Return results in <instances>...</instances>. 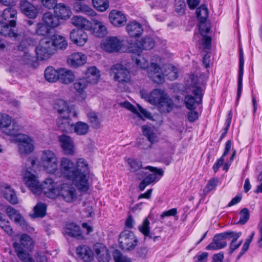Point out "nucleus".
Here are the masks:
<instances>
[{
	"instance_id": "obj_54",
	"label": "nucleus",
	"mask_w": 262,
	"mask_h": 262,
	"mask_svg": "<svg viewBox=\"0 0 262 262\" xmlns=\"http://www.w3.org/2000/svg\"><path fill=\"white\" fill-rule=\"evenodd\" d=\"M2 16L5 20H9L12 18V19H14L16 21L17 18V11L13 7H8L3 11Z\"/></svg>"
},
{
	"instance_id": "obj_5",
	"label": "nucleus",
	"mask_w": 262,
	"mask_h": 262,
	"mask_svg": "<svg viewBox=\"0 0 262 262\" xmlns=\"http://www.w3.org/2000/svg\"><path fill=\"white\" fill-rule=\"evenodd\" d=\"M195 97L191 95H187L185 97L184 102L186 107L190 111L193 112V115H199L201 112L195 111V109L200 106L202 101V90L199 87H195L192 90Z\"/></svg>"
},
{
	"instance_id": "obj_47",
	"label": "nucleus",
	"mask_w": 262,
	"mask_h": 262,
	"mask_svg": "<svg viewBox=\"0 0 262 262\" xmlns=\"http://www.w3.org/2000/svg\"><path fill=\"white\" fill-rule=\"evenodd\" d=\"M59 74V71L52 67H48L45 71V77L50 82H54L58 80Z\"/></svg>"
},
{
	"instance_id": "obj_60",
	"label": "nucleus",
	"mask_w": 262,
	"mask_h": 262,
	"mask_svg": "<svg viewBox=\"0 0 262 262\" xmlns=\"http://www.w3.org/2000/svg\"><path fill=\"white\" fill-rule=\"evenodd\" d=\"M249 212L248 209H243L240 212L239 223L241 224H245L249 220Z\"/></svg>"
},
{
	"instance_id": "obj_28",
	"label": "nucleus",
	"mask_w": 262,
	"mask_h": 262,
	"mask_svg": "<svg viewBox=\"0 0 262 262\" xmlns=\"http://www.w3.org/2000/svg\"><path fill=\"white\" fill-rule=\"evenodd\" d=\"M76 253L84 261L90 262L94 258L92 249L86 245H80L76 248Z\"/></svg>"
},
{
	"instance_id": "obj_9",
	"label": "nucleus",
	"mask_w": 262,
	"mask_h": 262,
	"mask_svg": "<svg viewBox=\"0 0 262 262\" xmlns=\"http://www.w3.org/2000/svg\"><path fill=\"white\" fill-rule=\"evenodd\" d=\"M18 140L19 151L21 154H28L34 150V142L27 135L21 134L18 132L17 135L14 136Z\"/></svg>"
},
{
	"instance_id": "obj_38",
	"label": "nucleus",
	"mask_w": 262,
	"mask_h": 262,
	"mask_svg": "<svg viewBox=\"0 0 262 262\" xmlns=\"http://www.w3.org/2000/svg\"><path fill=\"white\" fill-rule=\"evenodd\" d=\"M157 106L161 113H169L173 107V103L167 95Z\"/></svg>"
},
{
	"instance_id": "obj_31",
	"label": "nucleus",
	"mask_w": 262,
	"mask_h": 262,
	"mask_svg": "<svg viewBox=\"0 0 262 262\" xmlns=\"http://www.w3.org/2000/svg\"><path fill=\"white\" fill-rule=\"evenodd\" d=\"M93 26L92 32L93 34L98 37H103L107 34V29L105 26L95 18L92 19Z\"/></svg>"
},
{
	"instance_id": "obj_26",
	"label": "nucleus",
	"mask_w": 262,
	"mask_h": 262,
	"mask_svg": "<svg viewBox=\"0 0 262 262\" xmlns=\"http://www.w3.org/2000/svg\"><path fill=\"white\" fill-rule=\"evenodd\" d=\"M162 116H133L131 118L132 123L136 125H142L146 120L156 121L152 125L160 124L162 121Z\"/></svg>"
},
{
	"instance_id": "obj_10",
	"label": "nucleus",
	"mask_w": 262,
	"mask_h": 262,
	"mask_svg": "<svg viewBox=\"0 0 262 262\" xmlns=\"http://www.w3.org/2000/svg\"><path fill=\"white\" fill-rule=\"evenodd\" d=\"M232 231H227L215 235L213 238L212 242L208 245L206 249L207 250H215L224 248L227 246L226 239H229L232 235Z\"/></svg>"
},
{
	"instance_id": "obj_32",
	"label": "nucleus",
	"mask_w": 262,
	"mask_h": 262,
	"mask_svg": "<svg viewBox=\"0 0 262 262\" xmlns=\"http://www.w3.org/2000/svg\"><path fill=\"white\" fill-rule=\"evenodd\" d=\"M50 43L54 47V52L58 49L64 50L68 46V42L65 38L57 34L54 35L50 39Z\"/></svg>"
},
{
	"instance_id": "obj_30",
	"label": "nucleus",
	"mask_w": 262,
	"mask_h": 262,
	"mask_svg": "<svg viewBox=\"0 0 262 262\" xmlns=\"http://www.w3.org/2000/svg\"><path fill=\"white\" fill-rule=\"evenodd\" d=\"M4 198L11 204H17L18 199L15 191L7 185H3L1 189Z\"/></svg>"
},
{
	"instance_id": "obj_58",
	"label": "nucleus",
	"mask_w": 262,
	"mask_h": 262,
	"mask_svg": "<svg viewBox=\"0 0 262 262\" xmlns=\"http://www.w3.org/2000/svg\"><path fill=\"white\" fill-rule=\"evenodd\" d=\"M113 257L115 262H132L130 258L123 255L118 250L114 251Z\"/></svg>"
},
{
	"instance_id": "obj_45",
	"label": "nucleus",
	"mask_w": 262,
	"mask_h": 262,
	"mask_svg": "<svg viewBox=\"0 0 262 262\" xmlns=\"http://www.w3.org/2000/svg\"><path fill=\"white\" fill-rule=\"evenodd\" d=\"M74 8L77 12L84 13L88 16H95L96 15L95 12L91 7L81 2L76 3Z\"/></svg>"
},
{
	"instance_id": "obj_59",
	"label": "nucleus",
	"mask_w": 262,
	"mask_h": 262,
	"mask_svg": "<svg viewBox=\"0 0 262 262\" xmlns=\"http://www.w3.org/2000/svg\"><path fill=\"white\" fill-rule=\"evenodd\" d=\"M49 32V27L46 24L40 23L37 24L36 32L38 35L44 36L48 34Z\"/></svg>"
},
{
	"instance_id": "obj_63",
	"label": "nucleus",
	"mask_w": 262,
	"mask_h": 262,
	"mask_svg": "<svg viewBox=\"0 0 262 262\" xmlns=\"http://www.w3.org/2000/svg\"><path fill=\"white\" fill-rule=\"evenodd\" d=\"M216 185H217V180H216L215 179H212L210 180L208 182L206 186H205V187L204 189V192L206 193H208L211 190L214 189L216 187Z\"/></svg>"
},
{
	"instance_id": "obj_16",
	"label": "nucleus",
	"mask_w": 262,
	"mask_h": 262,
	"mask_svg": "<svg viewBox=\"0 0 262 262\" xmlns=\"http://www.w3.org/2000/svg\"><path fill=\"white\" fill-rule=\"evenodd\" d=\"M70 39L74 44L82 46L87 42L88 36L83 29H75L70 33Z\"/></svg>"
},
{
	"instance_id": "obj_13",
	"label": "nucleus",
	"mask_w": 262,
	"mask_h": 262,
	"mask_svg": "<svg viewBox=\"0 0 262 262\" xmlns=\"http://www.w3.org/2000/svg\"><path fill=\"white\" fill-rule=\"evenodd\" d=\"M59 195L67 202H72L77 198L76 190L74 187L68 184H62L59 189Z\"/></svg>"
},
{
	"instance_id": "obj_61",
	"label": "nucleus",
	"mask_w": 262,
	"mask_h": 262,
	"mask_svg": "<svg viewBox=\"0 0 262 262\" xmlns=\"http://www.w3.org/2000/svg\"><path fill=\"white\" fill-rule=\"evenodd\" d=\"M89 120L92 127L96 129L100 127L101 120L98 116H89Z\"/></svg>"
},
{
	"instance_id": "obj_55",
	"label": "nucleus",
	"mask_w": 262,
	"mask_h": 262,
	"mask_svg": "<svg viewBox=\"0 0 262 262\" xmlns=\"http://www.w3.org/2000/svg\"><path fill=\"white\" fill-rule=\"evenodd\" d=\"M149 221L146 218L143 221L142 224L138 227L139 230L145 237H149L152 238V237L150 233Z\"/></svg>"
},
{
	"instance_id": "obj_43",
	"label": "nucleus",
	"mask_w": 262,
	"mask_h": 262,
	"mask_svg": "<svg viewBox=\"0 0 262 262\" xmlns=\"http://www.w3.org/2000/svg\"><path fill=\"white\" fill-rule=\"evenodd\" d=\"M120 105L123 107L130 111L135 115H150L148 113L146 110L141 107L139 105H137V108L133 105L130 103L128 101H124L120 103Z\"/></svg>"
},
{
	"instance_id": "obj_19",
	"label": "nucleus",
	"mask_w": 262,
	"mask_h": 262,
	"mask_svg": "<svg viewBox=\"0 0 262 262\" xmlns=\"http://www.w3.org/2000/svg\"><path fill=\"white\" fill-rule=\"evenodd\" d=\"M20 10L23 13L30 18H35L38 15L39 10L27 1H23L20 4Z\"/></svg>"
},
{
	"instance_id": "obj_37",
	"label": "nucleus",
	"mask_w": 262,
	"mask_h": 262,
	"mask_svg": "<svg viewBox=\"0 0 262 262\" xmlns=\"http://www.w3.org/2000/svg\"><path fill=\"white\" fill-rule=\"evenodd\" d=\"M134 46L138 48L136 50L140 51L141 50H150L155 46V41L152 38L146 37L143 38L140 41H137Z\"/></svg>"
},
{
	"instance_id": "obj_46",
	"label": "nucleus",
	"mask_w": 262,
	"mask_h": 262,
	"mask_svg": "<svg viewBox=\"0 0 262 262\" xmlns=\"http://www.w3.org/2000/svg\"><path fill=\"white\" fill-rule=\"evenodd\" d=\"M89 125L82 122H77L75 124L73 125V132L75 133L78 135H86L89 131Z\"/></svg>"
},
{
	"instance_id": "obj_51",
	"label": "nucleus",
	"mask_w": 262,
	"mask_h": 262,
	"mask_svg": "<svg viewBox=\"0 0 262 262\" xmlns=\"http://www.w3.org/2000/svg\"><path fill=\"white\" fill-rule=\"evenodd\" d=\"M47 206L42 203H38L34 207V213L32 215L33 217H42L46 214Z\"/></svg>"
},
{
	"instance_id": "obj_23",
	"label": "nucleus",
	"mask_w": 262,
	"mask_h": 262,
	"mask_svg": "<svg viewBox=\"0 0 262 262\" xmlns=\"http://www.w3.org/2000/svg\"><path fill=\"white\" fill-rule=\"evenodd\" d=\"M56 123L59 130L66 133L73 132V123L69 116H60L57 119Z\"/></svg>"
},
{
	"instance_id": "obj_50",
	"label": "nucleus",
	"mask_w": 262,
	"mask_h": 262,
	"mask_svg": "<svg viewBox=\"0 0 262 262\" xmlns=\"http://www.w3.org/2000/svg\"><path fill=\"white\" fill-rule=\"evenodd\" d=\"M89 83V79L83 78L77 80L74 84V87L77 93L83 95Z\"/></svg>"
},
{
	"instance_id": "obj_2",
	"label": "nucleus",
	"mask_w": 262,
	"mask_h": 262,
	"mask_svg": "<svg viewBox=\"0 0 262 262\" xmlns=\"http://www.w3.org/2000/svg\"><path fill=\"white\" fill-rule=\"evenodd\" d=\"M36 164V159L30 158L26 164V169L23 173V181L27 187L35 194L39 195L41 192L49 198L55 199L59 195L60 185L50 178L46 179L40 184L37 177L30 171Z\"/></svg>"
},
{
	"instance_id": "obj_33",
	"label": "nucleus",
	"mask_w": 262,
	"mask_h": 262,
	"mask_svg": "<svg viewBox=\"0 0 262 262\" xmlns=\"http://www.w3.org/2000/svg\"><path fill=\"white\" fill-rule=\"evenodd\" d=\"M126 31L131 37H138L143 32L141 25L136 21H132L128 23L126 28Z\"/></svg>"
},
{
	"instance_id": "obj_29",
	"label": "nucleus",
	"mask_w": 262,
	"mask_h": 262,
	"mask_svg": "<svg viewBox=\"0 0 262 262\" xmlns=\"http://www.w3.org/2000/svg\"><path fill=\"white\" fill-rule=\"evenodd\" d=\"M63 232L65 234L78 239L83 238L80 227L74 223L67 224Z\"/></svg>"
},
{
	"instance_id": "obj_20",
	"label": "nucleus",
	"mask_w": 262,
	"mask_h": 262,
	"mask_svg": "<svg viewBox=\"0 0 262 262\" xmlns=\"http://www.w3.org/2000/svg\"><path fill=\"white\" fill-rule=\"evenodd\" d=\"M86 59L87 57L85 54L80 52H76L69 56L67 63L71 67L77 68L85 64Z\"/></svg>"
},
{
	"instance_id": "obj_44",
	"label": "nucleus",
	"mask_w": 262,
	"mask_h": 262,
	"mask_svg": "<svg viewBox=\"0 0 262 262\" xmlns=\"http://www.w3.org/2000/svg\"><path fill=\"white\" fill-rule=\"evenodd\" d=\"M85 78L89 79L90 83H96L99 79L100 75L98 69L95 67L88 69Z\"/></svg>"
},
{
	"instance_id": "obj_11",
	"label": "nucleus",
	"mask_w": 262,
	"mask_h": 262,
	"mask_svg": "<svg viewBox=\"0 0 262 262\" xmlns=\"http://www.w3.org/2000/svg\"><path fill=\"white\" fill-rule=\"evenodd\" d=\"M123 41V39L118 37H108L101 43V48L108 52H117L121 49Z\"/></svg>"
},
{
	"instance_id": "obj_53",
	"label": "nucleus",
	"mask_w": 262,
	"mask_h": 262,
	"mask_svg": "<svg viewBox=\"0 0 262 262\" xmlns=\"http://www.w3.org/2000/svg\"><path fill=\"white\" fill-rule=\"evenodd\" d=\"M196 14L200 23L205 22L208 16L207 7L205 5H202L196 9Z\"/></svg>"
},
{
	"instance_id": "obj_22",
	"label": "nucleus",
	"mask_w": 262,
	"mask_h": 262,
	"mask_svg": "<svg viewBox=\"0 0 262 262\" xmlns=\"http://www.w3.org/2000/svg\"><path fill=\"white\" fill-rule=\"evenodd\" d=\"M94 250L99 262H108L110 258L106 247L101 243H96L94 246Z\"/></svg>"
},
{
	"instance_id": "obj_24",
	"label": "nucleus",
	"mask_w": 262,
	"mask_h": 262,
	"mask_svg": "<svg viewBox=\"0 0 262 262\" xmlns=\"http://www.w3.org/2000/svg\"><path fill=\"white\" fill-rule=\"evenodd\" d=\"M142 130L143 135L151 143L153 144L159 141L160 133L155 127L143 125Z\"/></svg>"
},
{
	"instance_id": "obj_56",
	"label": "nucleus",
	"mask_w": 262,
	"mask_h": 262,
	"mask_svg": "<svg viewBox=\"0 0 262 262\" xmlns=\"http://www.w3.org/2000/svg\"><path fill=\"white\" fill-rule=\"evenodd\" d=\"M94 7L100 11H105L109 6L108 0H92Z\"/></svg>"
},
{
	"instance_id": "obj_21",
	"label": "nucleus",
	"mask_w": 262,
	"mask_h": 262,
	"mask_svg": "<svg viewBox=\"0 0 262 262\" xmlns=\"http://www.w3.org/2000/svg\"><path fill=\"white\" fill-rule=\"evenodd\" d=\"M149 70L150 72H148V76L154 82L159 84L163 82L164 75L161 68L157 63H151Z\"/></svg>"
},
{
	"instance_id": "obj_40",
	"label": "nucleus",
	"mask_w": 262,
	"mask_h": 262,
	"mask_svg": "<svg viewBox=\"0 0 262 262\" xmlns=\"http://www.w3.org/2000/svg\"><path fill=\"white\" fill-rule=\"evenodd\" d=\"M54 12L55 15H57L60 18L64 19L68 18L71 13L69 7L62 3H60L56 6L55 8Z\"/></svg>"
},
{
	"instance_id": "obj_41",
	"label": "nucleus",
	"mask_w": 262,
	"mask_h": 262,
	"mask_svg": "<svg viewBox=\"0 0 262 262\" xmlns=\"http://www.w3.org/2000/svg\"><path fill=\"white\" fill-rule=\"evenodd\" d=\"M16 252L17 256L20 260L24 262H29L32 259L30 254L25 252L20 244L15 242L13 244Z\"/></svg>"
},
{
	"instance_id": "obj_34",
	"label": "nucleus",
	"mask_w": 262,
	"mask_h": 262,
	"mask_svg": "<svg viewBox=\"0 0 262 262\" xmlns=\"http://www.w3.org/2000/svg\"><path fill=\"white\" fill-rule=\"evenodd\" d=\"M131 51L134 53L132 59L138 67L143 69L148 67L149 64L147 59L144 55L140 53V51L137 50V52H134L133 50H131Z\"/></svg>"
},
{
	"instance_id": "obj_3",
	"label": "nucleus",
	"mask_w": 262,
	"mask_h": 262,
	"mask_svg": "<svg viewBox=\"0 0 262 262\" xmlns=\"http://www.w3.org/2000/svg\"><path fill=\"white\" fill-rule=\"evenodd\" d=\"M111 76L115 81L120 84L129 83L130 81V74L128 69L122 64L117 63L113 65L110 71Z\"/></svg>"
},
{
	"instance_id": "obj_6",
	"label": "nucleus",
	"mask_w": 262,
	"mask_h": 262,
	"mask_svg": "<svg viewBox=\"0 0 262 262\" xmlns=\"http://www.w3.org/2000/svg\"><path fill=\"white\" fill-rule=\"evenodd\" d=\"M146 170L148 169L151 173L146 174L144 179L141 181L139 185V189L143 191L145 187L152 183L158 181L163 174V171L162 169H158L156 167L148 166L145 167Z\"/></svg>"
},
{
	"instance_id": "obj_14",
	"label": "nucleus",
	"mask_w": 262,
	"mask_h": 262,
	"mask_svg": "<svg viewBox=\"0 0 262 262\" xmlns=\"http://www.w3.org/2000/svg\"><path fill=\"white\" fill-rule=\"evenodd\" d=\"M53 109L58 114L77 115L75 106L69 105L68 103L63 100L59 99L55 101L53 105Z\"/></svg>"
},
{
	"instance_id": "obj_36",
	"label": "nucleus",
	"mask_w": 262,
	"mask_h": 262,
	"mask_svg": "<svg viewBox=\"0 0 262 262\" xmlns=\"http://www.w3.org/2000/svg\"><path fill=\"white\" fill-rule=\"evenodd\" d=\"M58 80L62 83L69 84L73 82L75 76L73 72L66 69H62L59 70Z\"/></svg>"
},
{
	"instance_id": "obj_35",
	"label": "nucleus",
	"mask_w": 262,
	"mask_h": 262,
	"mask_svg": "<svg viewBox=\"0 0 262 262\" xmlns=\"http://www.w3.org/2000/svg\"><path fill=\"white\" fill-rule=\"evenodd\" d=\"M244 54L242 50H241L239 55V71H238V86H237V96L239 98L241 96V93L242 91V82H243V77L244 74Z\"/></svg>"
},
{
	"instance_id": "obj_17",
	"label": "nucleus",
	"mask_w": 262,
	"mask_h": 262,
	"mask_svg": "<svg viewBox=\"0 0 262 262\" xmlns=\"http://www.w3.org/2000/svg\"><path fill=\"white\" fill-rule=\"evenodd\" d=\"M15 26L16 21L14 19L10 20L9 24L0 21V34L5 36L16 38L17 34L15 32Z\"/></svg>"
},
{
	"instance_id": "obj_18",
	"label": "nucleus",
	"mask_w": 262,
	"mask_h": 262,
	"mask_svg": "<svg viewBox=\"0 0 262 262\" xmlns=\"http://www.w3.org/2000/svg\"><path fill=\"white\" fill-rule=\"evenodd\" d=\"M109 19L112 25L116 27L124 26L127 21L125 15L121 11L113 10L109 14Z\"/></svg>"
},
{
	"instance_id": "obj_12",
	"label": "nucleus",
	"mask_w": 262,
	"mask_h": 262,
	"mask_svg": "<svg viewBox=\"0 0 262 262\" xmlns=\"http://www.w3.org/2000/svg\"><path fill=\"white\" fill-rule=\"evenodd\" d=\"M140 94L142 98L156 106L167 95L163 90L160 89H155L150 94L145 90H141Z\"/></svg>"
},
{
	"instance_id": "obj_42",
	"label": "nucleus",
	"mask_w": 262,
	"mask_h": 262,
	"mask_svg": "<svg viewBox=\"0 0 262 262\" xmlns=\"http://www.w3.org/2000/svg\"><path fill=\"white\" fill-rule=\"evenodd\" d=\"M72 24L81 29L89 30L91 27V23L84 17L80 16H74L71 19Z\"/></svg>"
},
{
	"instance_id": "obj_62",
	"label": "nucleus",
	"mask_w": 262,
	"mask_h": 262,
	"mask_svg": "<svg viewBox=\"0 0 262 262\" xmlns=\"http://www.w3.org/2000/svg\"><path fill=\"white\" fill-rule=\"evenodd\" d=\"M175 10L179 13H183L184 12L185 4L184 0H175Z\"/></svg>"
},
{
	"instance_id": "obj_15",
	"label": "nucleus",
	"mask_w": 262,
	"mask_h": 262,
	"mask_svg": "<svg viewBox=\"0 0 262 262\" xmlns=\"http://www.w3.org/2000/svg\"><path fill=\"white\" fill-rule=\"evenodd\" d=\"M127 163L129 166V170L135 174L136 177L140 180L146 174L145 167H142V162L136 159H128Z\"/></svg>"
},
{
	"instance_id": "obj_8",
	"label": "nucleus",
	"mask_w": 262,
	"mask_h": 262,
	"mask_svg": "<svg viewBox=\"0 0 262 262\" xmlns=\"http://www.w3.org/2000/svg\"><path fill=\"white\" fill-rule=\"evenodd\" d=\"M54 47L50 43V38H44L40 40L36 48L37 58L39 60H45L49 58L54 54Z\"/></svg>"
},
{
	"instance_id": "obj_64",
	"label": "nucleus",
	"mask_w": 262,
	"mask_h": 262,
	"mask_svg": "<svg viewBox=\"0 0 262 262\" xmlns=\"http://www.w3.org/2000/svg\"><path fill=\"white\" fill-rule=\"evenodd\" d=\"M41 2L45 7L49 9H54L55 10V8L58 5L56 0H42Z\"/></svg>"
},
{
	"instance_id": "obj_39",
	"label": "nucleus",
	"mask_w": 262,
	"mask_h": 262,
	"mask_svg": "<svg viewBox=\"0 0 262 262\" xmlns=\"http://www.w3.org/2000/svg\"><path fill=\"white\" fill-rule=\"evenodd\" d=\"M59 17L57 15H54L51 12L44 14L42 20L49 27L55 28L59 25Z\"/></svg>"
},
{
	"instance_id": "obj_57",
	"label": "nucleus",
	"mask_w": 262,
	"mask_h": 262,
	"mask_svg": "<svg viewBox=\"0 0 262 262\" xmlns=\"http://www.w3.org/2000/svg\"><path fill=\"white\" fill-rule=\"evenodd\" d=\"M167 68L168 71L165 76L170 80L172 81L175 80L178 77V75L177 69L173 66L170 64L167 66Z\"/></svg>"
},
{
	"instance_id": "obj_1",
	"label": "nucleus",
	"mask_w": 262,
	"mask_h": 262,
	"mask_svg": "<svg viewBox=\"0 0 262 262\" xmlns=\"http://www.w3.org/2000/svg\"><path fill=\"white\" fill-rule=\"evenodd\" d=\"M40 162L45 171L51 174H57L59 171L63 178L71 181L81 191H86L89 188V167L87 161L83 158H78L75 164L71 159L62 157L58 160L56 155L50 150L42 151Z\"/></svg>"
},
{
	"instance_id": "obj_52",
	"label": "nucleus",
	"mask_w": 262,
	"mask_h": 262,
	"mask_svg": "<svg viewBox=\"0 0 262 262\" xmlns=\"http://www.w3.org/2000/svg\"><path fill=\"white\" fill-rule=\"evenodd\" d=\"M35 43L34 39L31 37H26L23 39L17 46V50L21 52L29 51V47Z\"/></svg>"
},
{
	"instance_id": "obj_7",
	"label": "nucleus",
	"mask_w": 262,
	"mask_h": 262,
	"mask_svg": "<svg viewBox=\"0 0 262 262\" xmlns=\"http://www.w3.org/2000/svg\"><path fill=\"white\" fill-rule=\"evenodd\" d=\"M0 128L3 129V132L10 136H14L18 134L20 127L14 121H12L10 116H0Z\"/></svg>"
},
{
	"instance_id": "obj_25",
	"label": "nucleus",
	"mask_w": 262,
	"mask_h": 262,
	"mask_svg": "<svg viewBox=\"0 0 262 262\" xmlns=\"http://www.w3.org/2000/svg\"><path fill=\"white\" fill-rule=\"evenodd\" d=\"M59 140L66 155H73L74 154V143L70 137L63 135L59 137Z\"/></svg>"
},
{
	"instance_id": "obj_4",
	"label": "nucleus",
	"mask_w": 262,
	"mask_h": 262,
	"mask_svg": "<svg viewBox=\"0 0 262 262\" xmlns=\"http://www.w3.org/2000/svg\"><path fill=\"white\" fill-rule=\"evenodd\" d=\"M138 242L137 237L132 231L124 230L120 234L119 244L122 250L127 251L133 250L137 246Z\"/></svg>"
},
{
	"instance_id": "obj_27",
	"label": "nucleus",
	"mask_w": 262,
	"mask_h": 262,
	"mask_svg": "<svg viewBox=\"0 0 262 262\" xmlns=\"http://www.w3.org/2000/svg\"><path fill=\"white\" fill-rule=\"evenodd\" d=\"M6 212L11 220H13L16 224L19 225L22 228L27 226V223L21 214L14 208L11 206L6 208Z\"/></svg>"
},
{
	"instance_id": "obj_48",
	"label": "nucleus",
	"mask_w": 262,
	"mask_h": 262,
	"mask_svg": "<svg viewBox=\"0 0 262 262\" xmlns=\"http://www.w3.org/2000/svg\"><path fill=\"white\" fill-rule=\"evenodd\" d=\"M19 244H20L23 248H25L29 251H31L34 247L33 242L31 237L27 234H23L20 238Z\"/></svg>"
},
{
	"instance_id": "obj_49",
	"label": "nucleus",
	"mask_w": 262,
	"mask_h": 262,
	"mask_svg": "<svg viewBox=\"0 0 262 262\" xmlns=\"http://www.w3.org/2000/svg\"><path fill=\"white\" fill-rule=\"evenodd\" d=\"M232 232L233 234H232L229 237V239L232 238L230 245V253H233L234 250L238 248L243 242L242 241H239L238 243L236 242L237 239L242 235L241 232H235L234 231H232Z\"/></svg>"
}]
</instances>
